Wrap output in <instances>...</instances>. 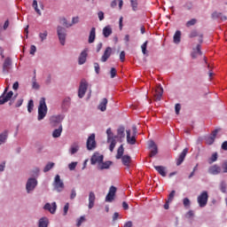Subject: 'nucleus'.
<instances>
[{"label":"nucleus","mask_w":227,"mask_h":227,"mask_svg":"<svg viewBox=\"0 0 227 227\" xmlns=\"http://www.w3.org/2000/svg\"><path fill=\"white\" fill-rule=\"evenodd\" d=\"M120 60L121 61V63H123V61H125V51H121Z\"/></svg>","instance_id":"nucleus-60"},{"label":"nucleus","mask_w":227,"mask_h":227,"mask_svg":"<svg viewBox=\"0 0 227 227\" xmlns=\"http://www.w3.org/2000/svg\"><path fill=\"white\" fill-rule=\"evenodd\" d=\"M208 173L209 175H221L222 173L221 165H217V163H214V165H210V167H208Z\"/></svg>","instance_id":"nucleus-10"},{"label":"nucleus","mask_w":227,"mask_h":227,"mask_svg":"<svg viewBox=\"0 0 227 227\" xmlns=\"http://www.w3.org/2000/svg\"><path fill=\"white\" fill-rule=\"evenodd\" d=\"M86 91H88V82H86L85 79H82L80 82V86L78 90L79 98H82L84 95H86Z\"/></svg>","instance_id":"nucleus-6"},{"label":"nucleus","mask_w":227,"mask_h":227,"mask_svg":"<svg viewBox=\"0 0 227 227\" xmlns=\"http://www.w3.org/2000/svg\"><path fill=\"white\" fill-rule=\"evenodd\" d=\"M79 23V17H74L72 19V24H78Z\"/></svg>","instance_id":"nucleus-61"},{"label":"nucleus","mask_w":227,"mask_h":227,"mask_svg":"<svg viewBox=\"0 0 227 227\" xmlns=\"http://www.w3.org/2000/svg\"><path fill=\"white\" fill-rule=\"evenodd\" d=\"M181 37H182V32L181 30H176L173 36V41L174 43H176V44H178L181 41Z\"/></svg>","instance_id":"nucleus-29"},{"label":"nucleus","mask_w":227,"mask_h":227,"mask_svg":"<svg viewBox=\"0 0 227 227\" xmlns=\"http://www.w3.org/2000/svg\"><path fill=\"white\" fill-rule=\"evenodd\" d=\"M32 6L37 14L42 15V12L40 11V9H38V1L34 0Z\"/></svg>","instance_id":"nucleus-37"},{"label":"nucleus","mask_w":227,"mask_h":227,"mask_svg":"<svg viewBox=\"0 0 227 227\" xmlns=\"http://www.w3.org/2000/svg\"><path fill=\"white\" fill-rule=\"evenodd\" d=\"M110 75H111V79H114V77H116V68H114V67L111 68Z\"/></svg>","instance_id":"nucleus-50"},{"label":"nucleus","mask_w":227,"mask_h":227,"mask_svg":"<svg viewBox=\"0 0 227 227\" xmlns=\"http://www.w3.org/2000/svg\"><path fill=\"white\" fill-rule=\"evenodd\" d=\"M57 33L61 45H65L67 40V29L63 27H58Z\"/></svg>","instance_id":"nucleus-7"},{"label":"nucleus","mask_w":227,"mask_h":227,"mask_svg":"<svg viewBox=\"0 0 227 227\" xmlns=\"http://www.w3.org/2000/svg\"><path fill=\"white\" fill-rule=\"evenodd\" d=\"M62 121V115H55L51 118V125H52V127H56V125H59V123H61Z\"/></svg>","instance_id":"nucleus-19"},{"label":"nucleus","mask_w":227,"mask_h":227,"mask_svg":"<svg viewBox=\"0 0 227 227\" xmlns=\"http://www.w3.org/2000/svg\"><path fill=\"white\" fill-rule=\"evenodd\" d=\"M222 150H227V140H224V142H223Z\"/></svg>","instance_id":"nucleus-62"},{"label":"nucleus","mask_w":227,"mask_h":227,"mask_svg":"<svg viewBox=\"0 0 227 227\" xmlns=\"http://www.w3.org/2000/svg\"><path fill=\"white\" fill-rule=\"evenodd\" d=\"M208 199H209L208 192H207V191H203V192H201V194H200V196H198L197 198L199 206L201 208H204L205 207H207L208 203Z\"/></svg>","instance_id":"nucleus-2"},{"label":"nucleus","mask_w":227,"mask_h":227,"mask_svg":"<svg viewBox=\"0 0 227 227\" xmlns=\"http://www.w3.org/2000/svg\"><path fill=\"white\" fill-rule=\"evenodd\" d=\"M56 208H58V206L56 205V202H53L51 205V203H46L44 205V210H49L51 214L56 213Z\"/></svg>","instance_id":"nucleus-22"},{"label":"nucleus","mask_w":227,"mask_h":227,"mask_svg":"<svg viewBox=\"0 0 227 227\" xmlns=\"http://www.w3.org/2000/svg\"><path fill=\"white\" fill-rule=\"evenodd\" d=\"M164 92V89L160 83L156 85V89L154 91V99L160 101L162 98V94Z\"/></svg>","instance_id":"nucleus-12"},{"label":"nucleus","mask_w":227,"mask_h":227,"mask_svg":"<svg viewBox=\"0 0 227 227\" xmlns=\"http://www.w3.org/2000/svg\"><path fill=\"white\" fill-rule=\"evenodd\" d=\"M47 116V104L45 103V98H42L38 106V121L43 120Z\"/></svg>","instance_id":"nucleus-1"},{"label":"nucleus","mask_w":227,"mask_h":227,"mask_svg":"<svg viewBox=\"0 0 227 227\" xmlns=\"http://www.w3.org/2000/svg\"><path fill=\"white\" fill-rule=\"evenodd\" d=\"M38 185V181L35 178H29L26 184L27 192H31V191H35V188Z\"/></svg>","instance_id":"nucleus-9"},{"label":"nucleus","mask_w":227,"mask_h":227,"mask_svg":"<svg viewBox=\"0 0 227 227\" xmlns=\"http://www.w3.org/2000/svg\"><path fill=\"white\" fill-rule=\"evenodd\" d=\"M180 110H181V104L180 103H176L175 105V112L176 114H180Z\"/></svg>","instance_id":"nucleus-53"},{"label":"nucleus","mask_w":227,"mask_h":227,"mask_svg":"<svg viewBox=\"0 0 227 227\" xmlns=\"http://www.w3.org/2000/svg\"><path fill=\"white\" fill-rule=\"evenodd\" d=\"M125 152V149L123 148V145H121L117 150L116 159L120 160L123 157V153Z\"/></svg>","instance_id":"nucleus-33"},{"label":"nucleus","mask_w":227,"mask_h":227,"mask_svg":"<svg viewBox=\"0 0 227 227\" xmlns=\"http://www.w3.org/2000/svg\"><path fill=\"white\" fill-rule=\"evenodd\" d=\"M126 134L127 143H129V145H136V137L134 135L130 137V129L126 130Z\"/></svg>","instance_id":"nucleus-27"},{"label":"nucleus","mask_w":227,"mask_h":227,"mask_svg":"<svg viewBox=\"0 0 227 227\" xmlns=\"http://www.w3.org/2000/svg\"><path fill=\"white\" fill-rule=\"evenodd\" d=\"M221 128H216L215 129H214L211 133V135H209V137H207L206 138L207 140V144H214L215 140V137L217 136L218 131H220Z\"/></svg>","instance_id":"nucleus-16"},{"label":"nucleus","mask_w":227,"mask_h":227,"mask_svg":"<svg viewBox=\"0 0 227 227\" xmlns=\"http://www.w3.org/2000/svg\"><path fill=\"white\" fill-rule=\"evenodd\" d=\"M8 86L4 89V91L3 95L0 96V106H3V104H6V102H9V100L12 99V97H13V91L8 92ZM8 92V93H7Z\"/></svg>","instance_id":"nucleus-5"},{"label":"nucleus","mask_w":227,"mask_h":227,"mask_svg":"<svg viewBox=\"0 0 227 227\" xmlns=\"http://www.w3.org/2000/svg\"><path fill=\"white\" fill-rule=\"evenodd\" d=\"M147 149L149 151V157H155L159 153L158 145L154 140H149L147 142Z\"/></svg>","instance_id":"nucleus-3"},{"label":"nucleus","mask_w":227,"mask_h":227,"mask_svg":"<svg viewBox=\"0 0 227 227\" xmlns=\"http://www.w3.org/2000/svg\"><path fill=\"white\" fill-rule=\"evenodd\" d=\"M106 134H107V141H108V142L111 141V139H114V138L113 137V131L111 130V128H108V129H106Z\"/></svg>","instance_id":"nucleus-43"},{"label":"nucleus","mask_w":227,"mask_h":227,"mask_svg":"<svg viewBox=\"0 0 227 227\" xmlns=\"http://www.w3.org/2000/svg\"><path fill=\"white\" fill-rule=\"evenodd\" d=\"M111 54H113V48L112 47H106V49L104 51V54L101 57L102 63H106L111 58Z\"/></svg>","instance_id":"nucleus-14"},{"label":"nucleus","mask_w":227,"mask_h":227,"mask_svg":"<svg viewBox=\"0 0 227 227\" xmlns=\"http://www.w3.org/2000/svg\"><path fill=\"white\" fill-rule=\"evenodd\" d=\"M87 150H95L97 148V142L95 141V134H91L87 139Z\"/></svg>","instance_id":"nucleus-8"},{"label":"nucleus","mask_w":227,"mask_h":227,"mask_svg":"<svg viewBox=\"0 0 227 227\" xmlns=\"http://www.w3.org/2000/svg\"><path fill=\"white\" fill-rule=\"evenodd\" d=\"M39 227H48L49 226V219L47 217H43L39 220Z\"/></svg>","instance_id":"nucleus-34"},{"label":"nucleus","mask_w":227,"mask_h":227,"mask_svg":"<svg viewBox=\"0 0 227 227\" xmlns=\"http://www.w3.org/2000/svg\"><path fill=\"white\" fill-rule=\"evenodd\" d=\"M88 59V49H84L78 58V64L79 65H84L86 63V60Z\"/></svg>","instance_id":"nucleus-15"},{"label":"nucleus","mask_w":227,"mask_h":227,"mask_svg":"<svg viewBox=\"0 0 227 227\" xmlns=\"http://www.w3.org/2000/svg\"><path fill=\"white\" fill-rule=\"evenodd\" d=\"M10 68H12V59L10 58H7L5 59L3 65L4 74H8V72H10Z\"/></svg>","instance_id":"nucleus-18"},{"label":"nucleus","mask_w":227,"mask_h":227,"mask_svg":"<svg viewBox=\"0 0 227 227\" xmlns=\"http://www.w3.org/2000/svg\"><path fill=\"white\" fill-rule=\"evenodd\" d=\"M98 109L99 111H106L107 109V98H103L102 101L100 102L99 106H98Z\"/></svg>","instance_id":"nucleus-30"},{"label":"nucleus","mask_w":227,"mask_h":227,"mask_svg":"<svg viewBox=\"0 0 227 227\" xmlns=\"http://www.w3.org/2000/svg\"><path fill=\"white\" fill-rule=\"evenodd\" d=\"M116 187L111 186L109 192L106 197V201L108 203H112L114 200V196H116Z\"/></svg>","instance_id":"nucleus-11"},{"label":"nucleus","mask_w":227,"mask_h":227,"mask_svg":"<svg viewBox=\"0 0 227 227\" xmlns=\"http://www.w3.org/2000/svg\"><path fill=\"white\" fill-rule=\"evenodd\" d=\"M217 159H218V153H213L209 160V164H213V162H216Z\"/></svg>","instance_id":"nucleus-41"},{"label":"nucleus","mask_w":227,"mask_h":227,"mask_svg":"<svg viewBox=\"0 0 227 227\" xmlns=\"http://www.w3.org/2000/svg\"><path fill=\"white\" fill-rule=\"evenodd\" d=\"M47 31L39 34V38H41V42H43V40H47Z\"/></svg>","instance_id":"nucleus-47"},{"label":"nucleus","mask_w":227,"mask_h":227,"mask_svg":"<svg viewBox=\"0 0 227 227\" xmlns=\"http://www.w3.org/2000/svg\"><path fill=\"white\" fill-rule=\"evenodd\" d=\"M68 168H69L70 171H74V169H75V168H77V162H71L68 165Z\"/></svg>","instance_id":"nucleus-52"},{"label":"nucleus","mask_w":227,"mask_h":227,"mask_svg":"<svg viewBox=\"0 0 227 227\" xmlns=\"http://www.w3.org/2000/svg\"><path fill=\"white\" fill-rule=\"evenodd\" d=\"M121 159L123 166L129 169V168H130V164L132 163V158L129 155H124Z\"/></svg>","instance_id":"nucleus-21"},{"label":"nucleus","mask_w":227,"mask_h":227,"mask_svg":"<svg viewBox=\"0 0 227 227\" xmlns=\"http://www.w3.org/2000/svg\"><path fill=\"white\" fill-rule=\"evenodd\" d=\"M199 36V42L203 43V34H199L198 30H192L189 34V37H197Z\"/></svg>","instance_id":"nucleus-24"},{"label":"nucleus","mask_w":227,"mask_h":227,"mask_svg":"<svg viewBox=\"0 0 227 227\" xmlns=\"http://www.w3.org/2000/svg\"><path fill=\"white\" fill-rule=\"evenodd\" d=\"M95 200H96L95 192H90L89 194V205H88L90 209H91V208H93V207H95Z\"/></svg>","instance_id":"nucleus-23"},{"label":"nucleus","mask_w":227,"mask_h":227,"mask_svg":"<svg viewBox=\"0 0 227 227\" xmlns=\"http://www.w3.org/2000/svg\"><path fill=\"white\" fill-rule=\"evenodd\" d=\"M95 38H96V28L92 27L90 29V35H89V43H93V42H95Z\"/></svg>","instance_id":"nucleus-31"},{"label":"nucleus","mask_w":227,"mask_h":227,"mask_svg":"<svg viewBox=\"0 0 227 227\" xmlns=\"http://www.w3.org/2000/svg\"><path fill=\"white\" fill-rule=\"evenodd\" d=\"M175 196H176V191H171L170 194L168 195V203H172Z\"/></svg>","instance_id":"nucleus-48"},{"label":"nucleus","mask_w":227,"mask_h":227,"mask_svg":"<svg viewBox=\"0 0 227 227\" xmlns=\"http://www.w3.org/2000/svg\"><path fill=\"white\" fill-rule=\"evenodd\" d=\"M117 136L119 137H125V128L123 127H120L118 129H117Z\"/></svg>","instance_id":"nucleus-38"},{"label":"nucleus","mask_w":227,"mask_h":227,"mask_svg":"<svg viewBox=\"0 0 227 227\" xmlns=\"http://www.w3.org/2000/svg\"><path fill=\"white\" fill-rule=\"evenodd\" d=\"M133 12L137 10V0H130Z\"/></svg>","instance_id":"nucleus-46"},{"label":"nucleus","mask_w":227,"mask_h":227,"mask_svg":"<svg viewBox=\"0 0 227 227\" xmlns=\"http://www.w3.org/2000/svg\"><path fill=\"white\" fill-rule=\"evenodd\" d=\"M75 196H77V192H75V189L71 191L70 200H74Z\"/></svg>","instance_id":"nucleus-59"},{"label":"nucleus","mask_w":227,"mask_h":227,"mask_svg":"<svg viewBox=\"0 0 227 227\" xmlns=\"http://www.w3.org/2000/svg\"><path fill=\"white\" fill-rule=\"evenodd\" d=\"M32 6L37 14L42 15V12L40 11V9H38V1L34 0Z\"/></svg>","instance_id":"nucleus-36"},{"label":"nucleus","mask_w":227,"mask_h":227,"mask_svg":"<svg viewBox=\"0 0 227 227\" xmlns=\"http://www.w3.org/2000/svg\"><path fill=\"white\" fill-rule=\"evenodd\" d=\"M111 35H113V28L108 25L103 28V36H105V38H109Z\"/></svg>","instance_id":"nucleus-25"},{"label":"nucleus","mask_w":227,"mask_h":227,"mask_svg":"<svg viewBox=\"0 0 227 227\" xmlns=\"http://www.w3.org/2000/svg\"><path fill=\"white\" fill-rule=\"evenodd\" d=\"M124 227H132V222L129 221L124 223Z\"/></svg>","instance_id":"nucleus-64"},{"label":"nucleus","mask_w":227,"mask_h":227,"mask_svg":"<svg viewBox=\"0 0 227 227\" xmlns=\"http://www.w3.org/2000/svg\"><path fill=\"white\" fill-rule=\"evenodd\" d=\"M79 143H74L69 149V153L71 155H75V153H77V152H79Z\"/></svg>","instance_id":"nucleus-28"},{"label":"nucleus","mask_w":227,"mask_h":227,"mask_svg":"<svg viewBox=\"0 0 227 227\" xmlns=\"http://www.w3.org/2000/svg\"><path fill=\"white\" fill-rule=\"evenodd\" d=\"M33 107H35V104L33 102V99H30L28 101V105H27V111H28V113H32L33 112Z\"/></svg>","instance_id":"nucleus-42"},{"label":"nucleus","mask_w":227,"mask_h":227,"mask_svg":"<svg viewBox=\"0 0 227 227\" xmlns=\"http://www.w3.org/2000/svg\"><path fill=\"white\" fill-rule=\"evenodd\" d=\"M184 7H185V9L190 11L191 9H192L193 4L192 2H187V4H185Z\"/></svg>","instance_id":"nucleus-57"},{"label":"nucleus","mask_w":227,"mask_h":227,"mask_svg":"<svg viewBox=\"0 0 227 227\" xmlns=\"http://www.w3.org/2000/svg\"><path fill=\"white\" fill-rule=\"evenodd\" d=\"M147 44H148V41H145V43H144V55L149 54V51L147 50Z\"/></svg>","instance_id":"nucleus-54"},{"label":"nucleus","mask_w":227,"mask_h":227,"mask_svg":"<svg viewBox=\"0 0 227 227\" xmlns=\"http://www.w3.org/2000/svg\"><path fill=\"white\" fill-rule=\"evenodd\" d=\"M94 68H95L96 74H100V66L98 65V63L97 62L94 63Z\"/></svg>","instance_id":"nucleus-55"},{"label":"nucleus","mask_w":227,"mask_h":227,"mask_svg":"<svg viewBox=\"0 0 227 227\" xmlns=\"http://www.w3.org/2000/svg\"><path fill=\"white\" fill-rule=\"evenodd\" d=\"M68 208H70V204L67 203L64 206V215H67L68 214Z\"/></svg>","instance_id":"nucleus-58"},{"label":"nucleus","mask_w":227,"mask_h":227,"mask_svg":"<svg viewBox=\"0 0 227 227\" xmlns=\"http://www.w3.org/2000/svg\"><path fill=\"white\" fill-rule=\"evenodd\" d=\"M113 164V161H102L98 168L100 169L101 171L104 169H109V168H111V165Z\"/></svg>","instance_id":"nucleus-26"},{"label":"nucleus","mask_w":227,"mask_h":227,"mask_svg":"<svg viewBox=\"0 0 227 227\" xmlns=\"http://www.w3.org/2000/svg\"><path fill=\"white\" fill-rule=\"evenodd\" d=\"M183 204H184V207H191V201L189 198H184V200H183Z\"/></svg>","instance_id":"nucleus-49"},{"label":"nucleus","mask_w":227,"mask_h":227,"mask_svg":"<svg viewBox=\"0 0 227 227\" xmlns=\"http://www.w3.org/2000/svg\"><path fill=\"white\" fill-rule=\"evenodd\" d=\"M84 221H86V218L84 216H81L77 221L76 226H81Z\"/></svg>","instance_id":"nucleus-51"},{"label":"nucleus","mask_w":227,"mask_h":227,"mask_svg":"<svg viewBox=\"0 0 227 227\" xmlns=\"http://www.w3.org/2000/svg\"><path fill=\"white\" fill-rule=\"evenodd\" d=\"M108 143H110V146H109L110 152H114V148L116 146V139L111 138V140Z\"/></svg>","instance_id":"nucleus-39"},{"label":"nucleus","mask_w":227,"mask_h":227,"mask_svg":"<svg viewBox=\"0 0 227 227\" xmlns=\"http://www.w3.org/2000/svg\"><path fill=\"white\" fill-rule=\"evenodd\" d=\"M196 18H192V20H189V21L186 22V27H192L193 25H196Z\"/></svg>","instance_id":"nucleus-44"},{"label":"nucleus","mask_w":227,"mask_h":227,"mask_svg":"<svg viewBox=\"0 0 227 227\" xmlns=\"http://www.w3.org/2000/svg\"><path fill=\"white\" fill-rule=\"evenodd\" d=\"M188 152H189L188 147H184V149H183L182 153H180V154L176 160V166H181V164H183Z\"/></svg>","instance_id":"nucleus-13"},{"label":"nucleus","mask_w":227,"mask_h":227,"mask_svg":"<svg viewBox=\"0 0 227 227\" xmlns=\"http://www.w3.org/2000/svg\"><path fill=\"white\" fill-rule=\"evenodd\" d=\"M90 162L92 165L98 164L100 166L101 162H104V155H99V154H94L91 159Z\"/></svg>","instance_id":"nucleus-17"},{"label":"nucleus","mask_w":227,"mask_h":227,"mask_svg":"<svg viewBox=\"0 0 227 227\" xmlns=\"http://www.w3.org/2000/svg\"><path fill=\"white\" fill-rule=\"evenodd\" d=\"M154 169L160 175V176H167V168L164 165H154Z\"/></svg>","instance_id":"nucleus-20"},{"label":"nucleus","mask_w":227,"mask_h":227,"mask_svg":"<svg viewBox=\"0 0 227 227\" xmlns=\"http://www.w3.org/2000/svg\"><path fill=\"white\" fill-rule=\"evenodd\" d=\"M35 52H36V46L31 45L30 46V54H31V56H35Z\"/></svg>","instance_id":"nucleus-56"},{"label":"nucleus","mask_w":227,"mask_h":227,"mask_svg":"<svg viewBox=\"0 0 227 227\" xmlns=\"http://www.w3.org/2000/svg\"><path fill=\"white\" fill-rule=\"evenodd\" d=\"M98 16L99 20H102L104 19V12H99L98 13Z\"/></svg>","instance_id":"nucleus-63"},{"label":"nucleus","mask_w":227,"mask_h":227,"mask_svg":"<svg viewBox=\"0 0 227 227\" xmlns=\"http://www.w3.org/2000/svg\"><path fill=\"white\" fill-rule=\"evenodd\" d=\"M221 173H227V160H224L222 163V171Z\"/></svg>","instance_id":"nucleus-45"},{"label":"nucleus","mask_w":227,"mask_h":227,"mask_svg":"<svg viewBox=\"0 0 227 227\" xmlns=\"http://www.w3.org/2000/svg\"><path fill=\"white\" fill-rule=\"evenodd\" d=\"M54 168V162H49L43 168V172L47 173L48 171H51Z\"/></svg>","instance_id":"nucleus-40"},{"label":"nucleus","mask_w":227,"mask_h":227,"mask_svg":"<svg viewBox=\"0 0 227 227\" xmlns=\"http://www.w3.org/2000/svg\"><path fill=\"white\" fill-rule=\"evenodd\" d=\"M6 139H8V130H4L0 134V145H4V143H6Z\"/></svg>","instance_id":"nucleus-32"},{"label":"nucleus","mask_w":227,"mask_h":227,"mask_svg":"<svg viewBox=\"0 0 227 227\" xmlns=\"http://www.w3.org/2000/svg\"><path fill=\"white\" fill-rule=\"evenodd\" d=\"M53 187L57 192H61L63 189H65V184L61 180V176L59 175H57L53 181Z\"/></svg>","instance_id":"nucleus-4"},{"label":"nucleus","mask_w":227,"mask_h":227,"mask_svg":"<svg viewBox=\"0 0 227 227\" xmlns=\"http://www.w3.org/2000/svg\"><path fill=\"white\" fill-rule=\"evenodd\" d=\"M61 132H63V126L60 125L58 129H54L52 133L53 137H59L61 136Z\"/></svg>","instance_id":"nucleus-35"}]
</instances>
